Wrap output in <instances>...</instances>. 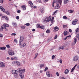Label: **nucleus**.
Returning <instances> with one entry per match:
<instances>
[{
    "label": "nucleus",
    "mask_w": 79,
    "mask_h": 79,
    "mask_svg": "<svg viewBox=\"0 0 79 79\" xmlns=\"http://www.w3.org/2000/svg\"><path fill=\"white\" fill-rule=\"evenodd\" d=\"M12 74H14V76L15 78H18V71L15 70H13L12 71Z\"/></svg>",
    "instance_id": "nucleus-1"
},
{
    "label": "nucleus",
    "mask_w": 79,
    "mask_h": 79,
    "mask_svg": "<svg viewBox=\"0 0 79 79\" xmlns=\"http://www.w3.org/2000/svg\"><path fill=\"white\" fill-rule=\"evenodd\" d=\"M53 2L56 3H59L60 6L61 5V3H62V0H54Z\"/></svg>",
    "instance_id": "nucleus-2"
},
{
    "label": "nucleus",
    "mask_w": 79,
    "mask_h": 79,
    "mask_svg": "<svg viewBox=\"0 0 79 79\" xmlns=\"http://www.w3.org/2000/svg\"><path fill=\"white\" fill-rule=\"evenodd\" d=\"M18 71L20 74H23V73H24L25 72V69H18Z\"/></svg>",
    "instance_id": "nucleus-3"
},
{
    "label": "nucleus",
    "mask_w": 79,
    "mask_h": 79,
    "mask_svg": "<svg viewBox=\"0 0 79 79\" xmlns=\"http://www.w3.org/2000/svg\"><path fill=\"white\" fill-rule=\"evenodd\" d=\"M23 40H24V36H20V40L19 42V44L20 45H21V42L23 41Z\"/></svg>",
    "instance_id": "nucleus-4"
},
{
    "label": "nucleus",
    "mask_w": 79,
    "mask_h": 79,
    "mask_svg": "<svg viewBox=\"0 0 79 79\" xmlns=\"http://www.w3.org/2000/svg\"><path fill=\"white\" fill-rule=\"evenodd\" d=\"M47 18H48V16H45L44 19L43 21V23H46L47 22V21L48 20H47Z\"/></svg>",
    "instance_id": "nucleus-5"
},
{
    "label": "nucleus",
    "mask_w": 79,
    "mask_h": 79,
    "mask_svg": "<svg viewBox=\"0 0 79 79\" xmlns=\"http://www.w3.org/2000/svg\"><path fill=\"white\" fill-rule=\"evenodd\" d=\"M78 58H79V57L78 56H75L73 58V61H77L78 60Z\"/></svg>",
    "instance_id": "nucleus-6"
},
{
    "label": "nucleus",
    "mask_w": 79,
    "mask_h": 79,
    "mask_svg": "<svg viewBox=\"0 0 79 79\" xmlns=\"http://www.w3.org/2000/svg\"><path fill=\"white\" fill-rule=\"evenodd\" d=\"M77 21H78V20L77 19L74 20V21H73L72 22V24H73V25H76Z\"/></svg>",
    "instance_id": "nucleus-7"
},
{
    "label": "nucleus",
    "mask_w": 79,
    "mask_h": 79,
    "mask_svg": "<svg viewBox=\"0 0 79 79\" xmlns=\"http://www.w3.org/2000/svg\"><path fill=\"white\" fill-rule=\"evenodd\" d=\"M8 53L9 55H11V56H12L15 55V52L13 51H10V52H8Z\"/></svg>",
    "instance_id": "nucleus-8"
},
{
    "label": "nucleus",
    "mask_w": 79,
    "mask_h": 79,
    "mask_svg": "<svg viewBox=\"0 0 79 79\" xmlns=\"http://www.w3.org/2000/svg\"><path fill=\"white\" fill-rule=\"evenodd\" d=\"M0 65L1 68H4L5 66V63L3 62H0Z\"/></svg>",
    "instance_id": "nucleus-9"
},
{
    "label": "nucleus",
    "mask_w": 79,
    "mask_h": 79,
    "mask_svg": "<svg viewBox=\"0 0 79 79\" xmlns=\"http://www.w3.org/2000/svg\"><path fill=\"white\" fill-rule=\"evenodd\" d=\"M77 38H75L74 40V42H73L72 43V45H74L76 44V42H77Z\"/></svg>",
    "instance_id": "nucleus-10"
},
{
    "label": "nucleus",
    "mask_w": 79,
    "mask_h": 79,
    "mask_svg": "<svg viewBox=\"0 0 79 79\" xmlns=\"http://www.w3.org/2000/svg\"><path fill=\"white\" fill-rule=\"evenodd\" d=\"M60 8V6H59V3H57L56 6L55 7V10H57V9H58Z\"/></svg>",
    "instance_id": "nucleus-11"
},
{
    "label": "nucleus",
    "mask_w": 79,
    "mask_h": 79,
    "mask_svg": "<svg viewBox=\"0 0 79 79\" xmlns=\"http://www.w3.org/2000/svg\"><path fill=\"white\" fill-rule=\"evenodd\" d=\"M28 3H29V4H30V5H31L30 6L31 7V8L34 6V5H33V3H32V2L31 1H29Z\"/></svg>",
    "instance_id": "nucleus-12"
},
{
    "label": "nucleus",
    "mask_w": 79,
    "mask_h": 79,
    "mask_svg": "<svg viewBox=\"0 0 79 79\" xmlns=\"http://www.w3.org/2000/svg\"><path fill=\"white\" fill-rule=\"evenodd\" d=\"M52 18V16H49L48 18H47V22H49L51 19Z\"/></svg>",
    "instance_id": "nucleus-13"
},
{
    "label": "nucleus",
    "mask_w": 79,
    "mask_h": 79,
    "mask_svg": "<svg viewBox=\"0 0 79 79\" xmlns=\"http://www.w3.org/2000/svg\"><path fill=\"white\" fill-rule=\"evenodd\" d=\"M79 32V28H77V29L75 30V32L76 34H77V33H78Z\"/></svg>",
    "instance_id": "nucleus-14"
},
{
    "label": "nucleus",
    "mask_w": 79,
    "mask_h": 79,
    "mask_svg": "<svg viewBox=\"0 0 79 79\" xmlns=\"http://www.w3.org/2000/svg\"><path fill=\"white\" fill-rule=\"evenodd\" d=\"M22 8L23 10H26V6L24 5H23L22 6Z\"/></svg>",
    "instance_id": "nucleus-15"
},
{
    "label": "nucleus",
    "mask_w": 79,
    "mask_h": 79,
    "mask_svg": "<svg viewBox=\"0 0 79 79\" xmlns=\"http://www.w3.org/2000/svg\"><path fill=\"white\" fill-rule=\"evenodd\" d=\"M69 2V1L68 0H64V4H66V3Z\"/></svg>",
    "instance_id": "nucleus-16"
},
{
    "label": "nucleus",
    "mask_w": 79,
    "mask_h": 79,
    "mask_svg": "<svg viewBox=\"0 0 79 79\" xmlns=\"http://www.w3.org/2000/svg\"><path fill=\"white\" fill-rule=\"evenodd\" d=\"M69 73V70L68 69H66L65 70L64 73L65 74H67Z\"/></svg>",
    "instance_id": "nucleus-17"
},
{
    "label": "nucleus",
    "mask_w": 79,
    "mask_h": 79,
    "mask_svg": "<svg viewBox=\"0 0 79 79\" xmlns=\"http://www.w3.org/2000/svg\"><path fill=\"white\" fill-rule=\"evenodd\" d=\"M46 74L48 77H50V73H49V72H46Z\"/></svg>",
    "instance_id": "nucleus-18"
},
{
    "label": "nucleus",
    "mask_w": 79,
    "mask_h": 79,
    "mask_svg": "<svg viewBox=\"0 0 79 79\" xmlns=\"http://www.w3.org/2000/svg\"><path fill=\"white\" fill-rule=\"evenodd\" d=\"M5 13H6V15H10V12H9V11L8 10L5 11Z\"/></svg>",
    "instance_id": "nucleus-19"
},
{
    "label": "nucleus",
    "mask_w": 79,
    "mask_h": 79,
    "mask_svg": "<svg viewBox=\"0 0 79 79\" xmlns=\"http://www.w3.org/2000/svg\"><path fill=\"white\" fill-rule=\"evenodd\" d=\"M63 34H64V36H66V35H68V31H64Z\"/></svg>",
    "instance_id": "nucleus-20"
},
{
    "label": "nucleus",
    "mask_w": 79,
    "mask_h": 79,
    "mask_svg": "<svg viewBox=\"0 0 79 79\" xmlns=\"http://www.w3.org/2000/svg\"><path fill=\"white\" fill-rule=\"evenodd\" d=\"M12 24L15 27H16V26H17V24H16V23H12Z\"/></svg>",
    "instance_id": "nucleus-21"
},
{
    "label": "nucleus",
    "mask_w": 79,
    "mask_h": 79,
    "mask_svg": "<svg viewBox=\"0 0 79 79\" xmlns=\"http://www.w3.org/2000/svg\"><path fill=\"white\" fill-rule=\"evenodd\" d=\"M6 27L5 26V25L3 24V25L1 26V28L3 29H4Z\"/></svg>",
    "instance_id": "nucleus-22"
},
{
    "label": "nucleus",
    "mask_w": 79,
    "mask_h": 79,
    "mask_svg": "<svg viewBox=\"0 0 79 79\" xmlns=\"http://www.w3.org/2000/svg\"><path fill=\"white\" fill-rule=\"evenodd\" d=\"M19 75L22 79V78H23L24 77V74L21 73Z\"/></svg>",
    "instance_id": "nucleus-23"
},
{
    "label": "nucleus",
    "mask_w": 79,
    "mask_h": 79,
    "mask_svg": "<svg viewBox=\"0 0 79 79\" xmlns=\"http://www.w3.org/2000/svg\"><path fill=\"white\" fill-rule=\"evenodd\" d=\"M6 48V47H3L0 48L1 50H5Z\"/></svg>",
    "instance_id": "nucleus-24"
},
{
    "label": "nucleus",
    "mask_w": 79,
    "mask_h": 79,
    "mask_svg": "<svg viewBox=\"0 0 79 79\" xmlns=\"http://www.w3.org/2000/svg\"><path fill=\"white\" fill-rule=\"evenodd\" d=\"M68 11L69 13H73V12H74V10H68Z\"/></svg>",
    "instance_id": "nucleus-25"
},
{
    "label": "nucleus",
    "mask_w": 79,
    "mask_h": 79,
    "mask_svg": "<svg viewBox=\"0 0 79 79\" xmlns=\"http://www.w3.org/2000/svg\"><path fill=\"white\" fill-rule=\"evenodd\" d=\"M54 30H55V31H58V28L57 27H56L54 28Z\"/></svg>",
    "instance_id": "nucleus-26"
},
{
    "label": "nucleus",
    "mask_w": 79,
    "mask_h": 79,
    "mask_svg": "<svg viewBox=\"0 0 79 79\" xmlns=\"http://www.w3.org/2000/svg\"><path fill=\"white\" fill-rule=\"evenodd\" d=\"M38 56V53H36L35 55V56L34 58V59H35V58H37V56Z\"/></svg>",
    "instance_id": "nucleus-27"
},
{
    "label": "nucleus",
    "mask_w": 79,
    "mask_h": 79,
    "mask_svg": "<svg viewBox=\"0 0 79 79\" xmlns=\"http://www.w3.org/2000/svg\"><path fill=\"white\" fill-rule=\"evenodd\" d=\"M16 63H17V64L18 66H20V62H19L18 61H17L16 62Z\"/></svg>",
    "instance_id": "nucleus-28"
},
{
    "label": "nucleus",
    "mask_w": 79,
    "mask_h": 79,
    "mask_svg": "<svg viewBox=\"0 0 79 79\" xmlns=\"http://www.w3.org/2000/svg\"><path fill=\"white\" fill-rule=\"evenodd\" d=\"M41 26L39 24H38L37 25V28H40Z\"/></svg>",
    "instance_id": "nucleus-29"
},
{
    "label": "nucleus",
    "mask_w": 79,
    "mask_h": 79,
    "mask_svg": "<svg viewBox=\"0 0 79 79\" xmlns=\"http://www.w3.org/2000/svg\"><path fill=\"white\" fill-rule=\"evenodd\" d=\"M46 32L47 33H50V31L49 29H48L47 31H46Z\"/></svg>",
    "instance_id": "nucleus-30"
},
{
    "label": "nucleus",
    "mask_w": 79,
    "mask_h": 79,
    "mask_svg": "<svg viewBox=\"0 0 79 79\" xmlns=\"http://www.w3.org/2000/svg\"><path fill=\"white\" fill-rule=\"evenodd\" d=\"M25 27H26L23 26H21V29H25Z\"/></svg>",
    "instance_id": "nucleus-31"
},
{
    "label": "nucleus",
    "mask_w": 79,
    "mask_h": 79,
    "mask_svg": "<svg viewBox=\"0 0 79 79\" xmlns=\"http://www.w3.org/2000/svg\"><path fill=\"white\" fill-rule=\"evenodd\" d=\"M0 9L1 10H5V9H4V8L2 6H0Z\"/></svg>",
    "instance_id": "nucleus-32"
},
{
    "label": "nucleus",
    "mask_w": 79,
    "mask_h": 79,
    "mask_svg": "<svg viewBox=\"0 0 79 79\" xmlns=\"http://www.w3.org/2000/svg\"><path fill=\"white\" fill-rule=\"evenodd\" d=\"M74 69H74V68L73 67L72 69L71 70V72H73V71H74Z\"/></svg>",
    "instance_id": "nucleus-33"
},
{
    "label": "nucleus",
    "mask_w": 79,
    "mask_h": 79,
    "mask_svg": "<svg viewBox=\"0 0 79 79\" xmlns=\"http://www.w3.org/2000/svg\"><path fill=\"white\" fill-rule=\"evenodd\" d=\"M44 64H41L40 65V68H42V67H44Z\"/></svg>",
    "instance_id": "nucleus-34"
},
{
    "label": "nucleus",
    "mask_w": 79,
    "mask_h": 79,
    "mask_svg": "<svg viewBox=\"0 0 79 79\" xmlns=\"http://www.w3.org/2000/svg\"><path fill=\"white\" fill-rule=\"evenodd\" d=\"M57 11H58V10H56L55 12H54L53 14V15H56V12H57Z\"/></svg>",
    "instance_id": "nucleus-35"
},
{
    "label": "nucleus",
    "mask_w": 79,
    "mask_h": 79,
    "mask_svg": "<svg viewBox=\"0 0 79 79\" xmlns=\"http://www.w3.org/2000/svg\"><path fill=\"white\" fill-rule=\"evenodd\" d=\"M61 49H62V50H63L64 49L63 47H60L59 48V50H61Z\"/></svg>",
    "instance_id": "nucleus-36"
},
{
    "label": "nucleus",
    "mask_w": 79,
    "mask_h": 79,
    "mask_svg": "<svg viewBox=\"0 0 79 79\" xmlns=\"http://www.w3.org/2000/svg\"><path fill=\"white\" fill-rule=\"evenodd\" d=\"M40 28H41V29H45V27H44V26H41V27H40Z\"/></svg>",
    "instance_id": "nucleus-37"
},
{
    "label": "nucleus",
    "mask_w": 79,
    "mask_h": 79,
    "mask_svg": "<svg viewBox=\"0 0 79 79\" xmlns=\"http://www.w3.org/2000/svg\"><path fill=\"white\" fill-rule=\"evenodd\" d=\"M63 18L64 19H67V17L66 16H64L63 17Z\"/></svg>",
    "instance_id": "nucleus-38"
},
{
    "label": "nucleus",
    "mask_w": 79,
    "mask_h": 79,
    "mask_svg": "<svg viewBox=\"0 0 79 79\" xmlns=\"http://www.w3.org/2000/svg\"><path fill=\"white\" fill-rule=\"evenodd\" d=\"M26 46V44L24 43L22 45V47H25Z\"/></svg>",
    "instance_id": "nucleus-39"
},
{
    "label": "nucleus",
    "mask_w": 79,
    "mask_h": 79,
    "mask_svg": "<svg viewBox=\"0 0 79 79\" xmlns=\"http://www.w3.org/2000/svg\"><path fill=\"white\" fill-rule=\"evenodd\" d=\"M5 25L6 27H9V25L8 24H5Z\"/></svg>",
    "instance_id": "nucleus-40"
},
{
    "label": "nucleus",
    "mask_w": 79,
    "mask_h": 79,
    "mask_svg": "<svg viewBox=\"0 0 79 79\" xmlns=\"http://www.w3.org/2000/svg\"><path fill=\"white\" fill-rule=\"evenodd\" d=\"M77 38H78V40L79 41V34H78L77 35Z\"/></svg>",
    "instance_id": "nucleus-41"
},
{
    "label": "nucleus",
    "mask_w": 79,
    "mask_h": 79,
    "mask_svg": "<svg viewBox=\"0 0 79 79\" xmlns=\"http://www.w3.org/2000/svg\"><path fill=\"white\" fill-rule=\"evenodd\" d=\"M36 1L37 2H39V3H42V2H41V0H36Z\"/></svg>",
    "instance_id": "nucleus-42"
},
{
    "label": "nucleus",
    "mask_w": 79,
    "mask_h": 79,
    "mask_svg": "<svg viewBox=\"0 0 79 79\" xmlns=\"http://www.w3.org/2000/svg\"><path fill=\"white\" fill-rule=\"evenodd\" d=\"M0 3H3V0H0Z\"/></svg>",
    "instance_id": "nucleus-43"
},
{
    "label": "nucleus",
    "mask_w": 79,
    "mask_h": 79,
    "mask_svg": "<svg viewBox=\"0 0 79 79\" xmlns=\"http://www.w3.org/2000/svg\"><path fill=\"white\" fill-rule=\"evenodd\" d=\"M40 10H44V7H41L40 8Z\"/></svg>",
    "instance_id": "nucleus-44"
},
{
    "label": "nucleus",
    "mask_w": 79,
    "mask_h": 79,
    "mask_svg": "<svg viewBox=\"0 0 79 79\" xmlns=\"http://www.w3.org/2000/svg\"><path fill=\"white\" fill-rule=\"evenodd\" d=\"M59 62H60V63H61H61H62L63 62V60H61V59L59 61Z\"/></svg>",
    "instance_id": "nucleus-45"
},
{
    "label": "nucleus",
    "mask_w": 79,
    "mask_h": 79,
    "mask_svg": "<svg viewBox=\"0 0 79 79\" xmlns=\"http://www.w3.org/2000/svg\"><path fill=\"white\" fill-rule=\"evenodd\" d=\"M25 25L26 26H29V25H30V24L29 23H27L25 24Z\"/></svg>",
    "instance_id": "nucleus-46"
},
{
    "label": "nucleus",
    "mask_w": 79,
    "mask_h": 79,
    "mask_svg": "<svg viewBox=\"0 0 79 79\" xmlns=\"http://www.w3.org/2000/svg\"><path fill=\"white\" fill-rule=\"evenodd\" d=\"M11 35H14V36H15V35H16V33H13Z\"/></svg>",
    "instance_id": "nucleus-47"
},
{
    "label": "nucleus",
    "mask_w": 79,
    "mask_h": 79,
    "mask_svg": "<svg viewBox=\"0 0 79 79\" xmlns=\"http://www.w3.org/2000/svg\"><path fill=\"white\" fill-rule=\"evenodd\" d=\"M56 74L57 76H60V75L59 74V73H58V72H57L56 73Z\"/></svg>",
    "instance_id": "nucleus-48"
},
{
    "label": "nucleus",
    "mask_w": 79,
    "mask_h": 79,
    "mask_svg": "<svg viewBox=\"0 0 79 79\" xmlns=\"http://www.w3.org/2000/svg\"><path fill=\"white\" fill-rule=\"evenodd\" d=\"M14 59L15 60H17L18 59V58L16 57H14Z\"/></svg>",
    "instance_id": "nucleus-49"
},
{
    "label": "nucleus",
    "mask_w": 79,
    "mask_h": 79,
    "mask_svg": "<svg viewBox=\"0 0 79 79\" xmlns=\"http://www.w3.org/2000/svg\"><path fill=\"white\" fill-rule=\"evenodd\" d=\"M40 11L41 12V13H44L45 12V11H44V10H41Z\"/></svg>",
    "instance_id": "nucleus-50"
},
{
    "label": "nucleus",
    "mask_w": 79,
    "mask_h": 79,
    "mask_svg": "<svg viewBox=\"0 0 79 79\" xmlns=\"http://www.w3.org/2000/svg\"><path fill=\"white\" fill-rule=\"evenodd\" d=\"M16 18L17 19H19V16H17Z\"/></svg>",
    "instance_id": "nucleus-51"
},
{
    "label": "nucleus",
    "mask_w": 79,
    "mask_h": 79,
    "mask_svg": "<svg viewBox=\"0 0 79 79\" xmlns=\"http://www.w3.org/2000/svg\"><path fill=\"white\" fill-rule=\"evenodd\" d=\"M57 37H58V36L57 35H56L54 37V39H56Z\"/></svg>",
    "instance_id": "nucleus-52"
},
{
    "label": "nucleus",
    "mask_w": 79,
    "mask_h": 79,
    "mask_svg": "<svg viewBox=\"0 0 79 79\" xmlns=\"http://www.w3.org/2000/svg\"><path fill=\"white\" fill-rule=\"evenodd\" d=\"M3 37V35L1 34H0V37Z\"/></svg>",
    "instance_id": "nucleus-53"
},
{
    "label": "nucleus",
    "mask_w": 79,
    "mask_h": 79,
    "mask_svg": "<svg viewBox=\"0 0 79 79\" xmlns=\"http://www.w3.org/2000/svg\"><path fill=\"white\" fill-rule=\"evenodd\" d=\"M21 10H18L17 11V12L18 13H21Z\"/></svg>",
    "instance_id": "nucleus-54"
},
{
    "label": "nucleus",
    "mask_w": 79,
    "mask_h": 79,
    "mask_svg": "<svg viewBox=\"0 0 79 79\" xmlns=\"http://www.w3.org/2000/svg\"><path fill=\"white\" fill-rule=\"evenodd\" d=\"M54 58H55V56L53 55L52 56V59H53Z\"/></svg>",
    "instance_id": "nucleus-55"
},
{
    "label": "nucleus",
    "mask_w": 79,
    "mask_h": 79,
    "mask_svg": "<svg viewBox=\"0 0 79 79\" xmlns=\"http://www.w3.org/2000/svg\"><path fill=\"white\" fill-rule=\"evenodd\" d=\"M6 31H8V29L6 28V27L5 29H4Z\"/></svg>",
    "instance_id": "nucleus-56"
},
{
    "label": "nucleus",
    "mask_w": 79,
    "mask_h": 79,
    "mask_svg": "<svg viewBox=\"0 0 79 79\" xmlns=\"http://www.w3.org/2000/svg\"><path fill=\"white\" fill-rule=\"evenodd\" d=\"M48 69V68L47 67L46 68L44 69L45 71H47V70Z\"/></svg>",
    "instance_id": "nucleus-57"
},
{
    "label": "nucleus",
    "mask_w": 79,
    "mask_h": 79,
    "mask_svg": "<svg viewBox=\"0 0 79 79\" xmlns=\"http://www.w3.org/2000/svg\"><path fill=\"white\" fill-rule=\"evenodd\" d=\"M6 47L7 48H10V46L8 45H6Z\"/></svg>",
    "instance_id": "nucleus-58"
},
{
    "label": "nucleus",
    "mask_w": 79,
    "mask_h": 79,
    "mask_svg": "<svg viewBox=\"0 0 79 79\" xmlns=\"http://www.w3.org/2000/svg\"><path fill=\"white\" fill-rule=\"evenodd\" d=\"M69 31L70 32H72V30H71V29H69Z\"/></svg>",
    "instance_id": "nucleus-59"
},
{
    "label": "nucleus",
    "mask_w": 79,
    "mask_h": 79,
    "mask_svg": "<svg viewBox=\"0 0 79 79\" xmlns=\"http://www.w3.org/2000/svg\"><path fill=\"white\" fill-rule=\"evenodd\" d=\"M54 3H55L54 2H52V7H54Z\"/></svg>",
    "instance_id": "nucleus-60"
},
{
    "label": "nucleus",
    "mask_w": 79,
    "mask_h": 79,
    "mask_svg": "<svg viewBox=\"0 0 79 79\" xmlns=\"http://www.w3.org/2000/svg\"><path fill=\"white\" fill-rule=\"evenodd\" d=\"M48 1V0H44V2L45 3H46V2H47Z\"/></svg>",
    "instance_id": "nucleus-61"
},
{
    "label": "nucleus",
    "mask_w": 79,
    "mask_h": 79,
    "mask_svg": "<svg viewBox=\"0 0 79 79\" xmlns=\"http://www.w3.org/2000/svg\"><path fill=\"white\" fill-rule=\"evenodd\" d=\"M77 66V64H76L73 68L75 69V68Z\"/></svg>",
    "instance_id": "nucleus-62"
},
{
    "label": "nucleus",
    "mask_w": 79,
    "mask_h": 79,
    "mask_svg": "<svg viewBox=\"0 0 79 79\" xmlns=\"http://www.w3.org/2000/svg\"><path fill=\"white\" fill-rule=\"evenodd\" d=\"M3 28H0V31H3Z\"/></svg>",
    "instance_id": "nucleus-63"
},
{
    "label": "nucleus",
    "mask_w": 79,
    "mask_h": 79,
    "mask_svg": "<svg viewBox=\"0 0 79 79\" xmlns=\"http://www.w3.org/2000/svg\"><path fill=\"white\" fill-rule=\"evenodd\" d=\"M66 27V25H64L63 26V28H65V27Z\"/></svg>",
    "instance_id": "nucleus-64"
}]
</instances>
